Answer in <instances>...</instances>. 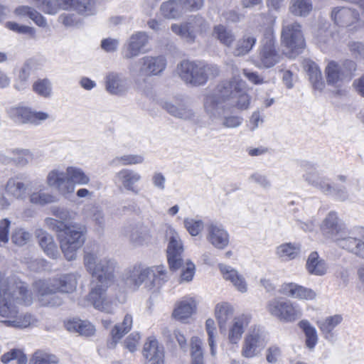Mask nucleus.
Here are the masks:
<instances>
[{"instance_id":"1a4fd4ad","label":"nucleus","mask_w":364,"mask_h":364,"mask_svg":"<svg viewBox=\"0 0 364 364\" xmlns=\"http://www.w3.org/2000/svg\"><path fill=\"white\" fill-rule=\"evenodd\" d=\"M164 237L168 241L166 255L169 267L172 271L178 270L184 264L183 242L178 232L171 225L166 226Z\"/></svg>"},{"instance_id":"dca6fc26","label":"nucleus","mask_w":364,"mask_h":364,"mask_svg":"<svg viewBox=\"0 0 364 364\" xmlns=\"http://www.w3.org/2000/svg\"><path fill=\"white\" fill-rule=\"evenodd\" d=\"M9 116L16 122L39 125L50 118V114L45 112H38L28 107H12L8 110Z\"/></svg>"},{"instance_id":"cd10ccee","label":"nucleus","mask_w":364,"mask_h":364,"mask_svg":"<svg viewBox=\"0 0 364 364\" xmlns=\"http://www.w3.org/2000/svg\"><path fill=\"white\" fill-rule=\"evenodd\" d=\"M251 317L249 315L242 314L235 317L228 331V341L232 344H237L240 341L245 328L250 323Z\"/></svg>"},{"instance_id":"412c9836","label":"nucleus","mask_w":364,"mask_h":364,"mask_svg":"<svg viewBox=\"0 0 364 364\" xmlns=\"http://www.w3.org/2000/svg\"><path fill=\"white\" fill-rule=\"evenodd\" d=\"M219 74L220 69L217 65L196 62L191 79L189 80L188 84L193 86L203 85L210 77H215Z\"/></svg>"},{"instance_id":"39448f33","label":"nucleus","mask_w":364,"mask_h":364,"mask_svg":"<svg viewBox=\"0 0 364 364\" xmlns=\"http://www.w3.org/2000/svg\"><path fill=\"white\" fill-rule=\"evenodd\" d=\"M356 70V63L353 60H346L342 62L331 60L325 68L326 82L336 87H341L349 82Z\"/></svg>"},{"instance_id":"58836bf2","label":"nucleus","mask_w":364,"mask_h":364,"mask_svg":"<svg viewBox=\"0 0 364 364\" xmlns=\"http://www.w3.org/2000/svg\"><path fill=\"white\" fill-rule=\"evenodd\" d=\"M14 14L21 18L28 17L38 26L46 27L47 26L46 18L33 7L24 5L18 6L14 9Z\"/></svg>"},{"instance_id":"9d476101","label":"nucleus","mask_w":364,"mask_h":364,"mask_svg":"<svg viewBox=\"0 0 364 364\" xmlns=\"http://www.w3.org/2000/svg\"><path fill=\"white\" fill-rule=\"evenodd\" d=\"M266 310L272 316L286 323L293 322L301 316L300 311L291 301L281 297L269 300Z\"/></svg>"},{"instance_id":"473e14b6","label":"nucleus","mask_w":364,"mask_h":364,"mask_svg":"<svg viewBox=\"0 0 364 364\" xmlns=\"http://www.w3.org/2000/svg\"><path fill=\"white\" fill-rule=\"evenodd\" d=\"M343 321V316L340 314L328 316L324 320L318 322V326L323 338L330 342L335 341L333 329Z\"/></svg>"},{"instance_id":"423d86ee","label":"nucleus","mask_w":364,"mask_h":364,"mask_svg":"<svg viewBox=\"0 0 364 364\" xmlns=\"http://www.w3.org/2000/svg\"><path fill=\"white\" fill-rule=\"evenodd\" d=\"M246 83L239 76L220 84L223 96H227L228 105L236 106L240 109H246L250 105V97L245 92Z\"/></svg>"},{"instance_id":"6ab92c4d","label":"nucleus","mask_w":364,"mask_h":364,"mask_svg":"<svg viewBox=\"0 0 364 364\" xmlns=\"http://www.w3.org/2000/svg\"><path fill=\"white\" fill-rule=\"evenodd\" d=\"M149 42V37L146 32L137 31L132 34L124 45V58L132 59L140 53H146Z\"/></svg>"},{"instance_id":"a878e982","label":"nucleus","mask_w":364,"mask_h":364,"mask_svg":"<svg viewBox=\"0 0 364 364\" xmlns=\"http://www.w3.org/2000/svg\"><path fill=\"white\" fill-rule=\"evenodd\" d=\"M335 242L339 247L364 259V242L347 232L336 238Z\"/></svg>"},{"instance_id":"c85d7f7f","label":"nucleus","mask_w":364,"mask_h":364,"mask_svg":"<svg viewBox=\"0 0 364 364\" xmlns=\"http://www.w3.org/2000/svg\"><path fill=\"white\" fill-rule=\"evenodd\" d=\"M281 292L288 296L299 299L311 300L316 297V293L312 289L293 282L284 284Z\"/></svg>"},{"instance_id":"7ed1b4c3","label":"nucleus","mask_w":364,"mask_h":364,"mask_svg":"<svg viewBox=\"0 0 364 364\" xmlns=\"http://www.w3.org/2000/svg\"><path fill=\"white\" fill-rule=\"evenodd\" d=\"M159 274V267H145L141 264H134L127 268L122 274L124 284L129 289L136 291L144 284L145 287L151 290L156 285Z\"/></svg>"},{"instance_id":"f3484780","label":"nucleus","mask_w":364,"mask_h":364,"mask_svg":"<svg viewBox=\"0 0 364 364\" xmlns=\"http://www.w3.org/2000/svg\"><path fill=\"white\" fill-rule=\"evenodd\" d=\"M331 18L338 26L348 28L350 31H356L363 24L358 11L348 7L333 8Z\"/></svg>"},{"instance_id":"2eb2a0df","label":"nucleus","mask_w":364,"mask_h":364,"mask_svg":"<svg viewBox=\"0 0 364 364\" xmlns=\"http://www.w3.org/2000/svg\"><path fill=\"white\" fill-rule=\"evenodd\" d=\"M275 37L271 29L266 30L262 41L259 61L264 68H272L280 60V55L275 46Z\"/></svg>"},{"instance_id":"aec40b11","label":"nucleus","mask_w":364,"mask_h":364,"mask_svg":"<svg viewBox=\"0 0 364 364\" xmlns=\"http://www.w3.org/2000/svg\"><path fill=\"white\" fill-rule=\"evenodd\" d=\"M46 182L48 186L55 188L65 196L75 191V186L69 181L67 170L63 171L59 168L53 169L48 173Z\"/></svg>"},{"instance_id":"0e129e2a","label":"nucleus","mask_w":364,"mask_h":364,"mask_svg":"<svg viewBox=\"0 0 364 364\" xmlns=\"http://www.w3.org/2000/svg\"><path fill=\"white\" fill-rule=\"evenodd\" d=\"M31 234L22 228L16 229L12 235V242L18 246H23L26 245L31 239Z\"/></svg>"},{"instance_id":"ddd939ff","label":"nucleus","mask_w":364,"mask_h":364,"mask_svg":"<svg viewBox=\"0 0 364 364\" xmlns=\"http://www.w3.org/2000/svg\"><path fill=\"white\" fill-rule=\"evenodd\" d=\"M204 5V0H169L161 6V14L167 18H178L183 12L197 11Z\"/></svg>"},{"instance_id":"e433bc0d","label":"nucleus","mask_w":364,"mask_h":364,"mask_svg":"<svg viewBox=\"0 0 364 364\" xmlns=\"http://www.w3.org/2000/svg\"><path fill=\"white\" fill-rule=\"evenodd\" d=\"M159 346L158 340L154 336H150L144 344L142 355L150 364H159Z\"/></svg>"},{"instance_id":"864d4df0","label":"nucleus","mask_w":364,"mask_h":364,"mask_svg":"<svg viewBox=\"0 0 364 364\" xmlns=\"http://www.w3.org/2000/svg\"><path fill=\"white\" fill-rule=\"evenodd\" d=\"M69 181L72 185L75 183L79 185H86L90 181V178L80 168L70 166L67 168Z\"/></svg>"},{"instance_id":"7c9ffc66","label":"nucleus","mask_w":364,"mask_h":364,"mask_svg":"<svg viewBox=\"0 0 364 364\" xmlns=\"http://www.w3.org/2000/svg\"><path fill=\"white\" fill-rule=\"evenodd\" d=\"M218 267L223 278L225 280L231 282L239 291L242 293L247 291V283L244 277L239 274L236 269L224 264H220Z\"/></svg>"},{"instance_id":"bf43d9fd","label":"nucleus","mask_w":364,"mask_h":364,"mask_svg":"<svg viewBox=\"0 0 364 364\" xmlns=\"http://www.w3.org/2000/svg\"><path fill=\"white\" fill-rule=\"evenodd\" d=\"M58 362V360L55 355L38 350L33 355L29 364H57Z\"/></svg>"},{"instance_id":"f8f14e48","label":"nucleus","mask_w":364,"mask_h":364,"mask_svg":"<svg viewBox=\"0 0 364 364\" xmlns=\"http://www.w3.org/2000/svg\"><path fill=\"white\" fill-rule=\"evenodd\" d=\"M281 38L291 57L301 53L306 46L301 26L297 22L283 26Z\"/></svg>"},{"instance_id":"f03ea898","label":"nucleus","mask_w":364,"mask_h":364,"mask_svg":"<svg viewBox=\"0 0 364 364\" xmlns=\"http://www.w3.org/2000/svg\"><path fill=\"white\" fill-rule=\"evenodd\" d=\"M31 302L28 291L24 287L9 285L6 279L0 278V316L1 323L7 327L25 328L35 325L37 320L30 314H19L16 303L26 305Z\"/></svg>"},{"instance_id":"3c124183","label":"nucleus","mask_w":364,"mask_h":364,"mask_svg":"<svg viewBox=\"0 0 364 364\" xmlns=\"http://www.w3.org/2000/svg\"><path fill=\"white\" fill-rule=\"evenodd\" d=\"M13 156L8 159L15 166L23 168L33 159V155L28 149H15L12 151Z\"/></svg>"},{"instance_id":"13d9d810","label":"nucleus","mask_w":364,"mask_h":364,"mask_svg":"<svg viewBox=\"0 0 364 364\" xmlns=\"http://www.w3.org/2000/svg\"><path fill=\"white\" fill-rule=\"evenodd\" d=\"M196 61L183 60L177 67L178 73L183 81L188 84L194 69Z\"/></svg>"},{"instance_id":"4468645a","label":"nucleus","mask_w":364,"mask_h":364,"mask_svg":"<svg viewBox=\"0 0 364 364\" xmlns=\"http://www.w3.org/2000/svg\"><path fill=\"white\" fill-rule=\"evenodd\" d=\"M300 166L304 171L302 178L308 185L319 190L323 193L332 191L330 180L318 173L316 164L304 161L301 162Z\"/></svg>"},{"instance_id":"680f3d73","label":"nucleus","mask_w":364,"mask_h":364,"mask_svg":"<svg viewBox=\"0 0 364 364\" xmlns=\"http://www.w3.org/2000/svg\"><path fill=\"white\" fill-rule=\"evenodd\" d=\"M52 214L60 220V222L65 223L68 221L75 219L76 213L66 208L54 206L51 208Z\"/></svg>"},{"instance_id":"603ef678","label":"nucleus","mask_w":364,"mask_h":364,"mask_svg":"<svg viewBox=\"0 0 364 364\" xmlns=\"http://www.w3.org/2000/svg\"><path fill=\"white\" fill-rule=\"evenodd\" d=\"M309 80L316 89L321 90L323 83L321 80V72L318 66L313 61H309L306 64Z\"/></svg>"},{"instance_id":"6e6d98bb","label":"nucleus","mask_w":364,"mask_h":364,"mask_svg":"<svg viewBox=\"0 0 364 364\" xmlns=\"http://www.w3.org/2000/svg\"><path fill=\"white\" fill-rule=\"evenodd\" d=\"M191 364H204L202 341L198 337H193L191 340Z\"/></svg>"},{"instance_id":"c9c22d12","label":"nucleus","mask_w":364,"mask_h":364,"mask_svg":"<svg viewBox=\"0 0 364 364\" xmlns=\"http://www.w3.org/2000/svg\"><path fill=\"white\" fill-rule=\"evenodd\" d=\"M65 328L70 332L77 333L84 336H92L95 331L94 326L90 322L75 318L68 321L65 323Z\"/></svg>"},{"instance_id":"49530a36","label":"nucleus","mask_w":364,"mask_h":364,"mask_svg":"<svg viewBox=\"0 0 364 364\" xmlns=\"http://www.w3.org/2000/svg\"><path fill=\"white\" fill-rule=\"evenodd\" d=\"M313 9L311 0H291L289 11L296 16L306 17Z\"/></svg>"},{"instance_id":"c03bdc74","label":"nucleus","mask_w":364,"mask_h":364,"mask_svg":"<svg viewBox=\"0 0 364 364\" xmlns=\"http://www.w3.org/2000/svg\"><path fill=\"white\" fill-rule=\"evenodd\" d=\"M305 335V344L309 350H313L318 343V334L316 328L308 321L301 320L298 323Z\"/></svg>"},{"instance_id":"20e7f679","label":"nucleus","mask_w":364,"mask_h":364,"mask_svg":"<svg viewBox=\"0 0 364 364\" xmlns=\"http://www.w3.org/2000/svg\"><path fill=\"white\" fill-rule=\"evenodd\" d=\"M87 228L78 223H71L61 234H58L60 247L65 259L68 261L76 258L77 251L85 241Z\"/></svg>"},{"instance_id":"0eeeda50","label":"nucleus","mask_w":364,"mask_h":364,"mask_svg":"<svg viewBox=\"0 0 364 364\" xmlns=\"http://www.w3.org/2000/svg\"><path fill=\"white\" fill-rule=\"evenodd\" d=\"M210 28L208 22L200 15H191L180 24L173 23L171 29L185 41L192 43L198 35L206 33Z\"/></svg>"},{"instance_id":"338daca9","label":"nucleus","mask_w":364,"mask_h":364,"mask_svg":"<svg viewBox=\"0 0 364 364\" xmlns=\"http://www.w3.org/2000/svg\"><path fill=\"white\" fill-rule=\"evenodd\" d=\"M250 182H253L259 185L263 188L268 189L271 187V181L268 177L259 172H255L251 174L249 177Z\"/></svg>"},{"instance_id":"bb28decb","label":"nucleus","mask_w":364,"mask_h":364,"mask_svg":"<svg viewBox=\"0 0 364 364\" xmlns=\"http://www.w3.org/2000/svg\"><path fill=\"white\" fill-rule=\"evenodd\" d=\"M105 86L111 95L122 96L128 92L129 81L122 74L110 73L106 77Z\"/></svg>"},{"instance_id":"37998d69","label":"nucleus","mask_w":364,"mask_h":364,"mask_svg":"<svg viewBox=\"0 0 364 364\" xmlns=\"http://www.w3.org/2000/svg\"><path fill=\"white\" fill-rule=\"evenodd\" d=\"M300 252V245L296 243L286 242L276 248V255L282 261H289L295 259Z\"/></svg>"},{"instance_id":"09e8293b","label":"nucleus","mask_w":364,"mask_h":364,"mask_svg":"<svg viewBox=\"0 0 364 364\" xmlns=\"http://www.w3.org/2000/svg\"><path fill=\"white\" fill-rule=\"evenodd\" d=\"M85 213L90 218L97 230L105 227V216L103 210L98 206L90 205L85 208Z\"/></svg>"},{"instance_id":"4c0bfd02","label":"nucleus","mask_w":364,"mask_h":364,"mask_svg":"<svg viewBox=\"0 0 364 364\" xmlns=\"http://www.w3.org/2000/svg\"><path fill=\"white\" fill-rule=\"evenodd\" d=\"M28 199L31 203L39 206H45L56 201V197L46 191V187L43 185H41L30 193Z\"/></svg>"},{"instance_id":"a211bd4d","label":"nucleus","mask_w":364,"mask_h":364,"mask_svg":"<svg viewBox=\"0 0 364 364\" xmlns=\"http://www.w3.org/2000/svg\"><path fill=\"white\" fill-rule=\"evenodd\" d=\"M38 302L41 306L55 307L63 304V299L50 282L38 281L36 283Z\"/></svg>"},{"instance_id":"b1692460","label":"nucleus","mask_w":364,"mask_h":364,"mask_svg":"<svg viewBox=\"0 0 364 364\" xmlns=\"http://www.w3.org/2000/svg\"><path fill=\"white\" fill-rule=\"evenodd\" d=\"M206 240L214 247L223 250L229 244V234L223 225L211 222L206 226Z\"/></svg>"},{"instance_id":"2f4dec72","label":"nucleus","mask_w":364,"mask_h":364,"mask_svg":"<svg viewBox=\"0 0 364 364\" xmlns=\"http://www.w3.org/2000/svg\"><path fill=\"white\" fill-rule=\"evenodd\" d=\"M29 184L23 182L18 176L10 178L5 186L8 195L18 200H25L27 198V190Z\"/></svg>"},{"instance_id":"a19ab883","label":"nucleus","mask_w":364,"mask_h":364,"mask_svg":"<svg viewBox=\"0 0 364 364\" xmlns=\"http://www.w3.org/2000/svg\"><path fill=\"white\" fill-rule=\"evenodd\" d=\"M306 267L309 273L316 276L324 275L328 268L326 262L319 258L316 252H313L309 255Z\"/></svg>"},{"instance_id":"4d7b16f0","label":"nucleus","mask_w":364,"mask_h":364,"mask_svg":"<svg viewBox=\"0 0 364 364\" xmlns=\"http://www.w3.org/2000/svg\"><path fill=\"white\" fill-rule=\"evenodd\" d=\"M73 10L84 16L92 15L95 11L94 0H74Z\"/></svg>"},{"instance_id":"5fc2aeb1","label":"nucleus","mask_w":364,"mask_h":364,"mask_svg":"<svg viewBox=\"0 0 364 364\" xmlns=\"http://www.w3.org/2000/svg\"><path fill=\"white\" fill-rule=\"evenodd\" d=\"M144 156L139 154H127L114 158L110 162L111 166H129L143 163Z\"/></svg>"},{"instance_id":"a18cd8bd","label":"nucleus","mask_w":364,"mask_h":364,"mask_svg":"<svg viewBox=\"0 0 364 364\" xmlns=\"http://www.w3.org/2000/svg\"><path fill=\"white\" fill-rule=\"evenodd\" d=\"M257 38L254 35L246 33L235 44L232 53L235 56H242L247 54L255 46Z\"/></svg>"},{"instance_id":"72a5a7b5","label":"nucleus","mask_w":364,"mask_h":364,"mask_svg":"<svg viewBox=\"0 0 364 364\" xmlns=\"http://www.w3.org/2000/svg\"><path fill=\"white\" fill-rule=\"evenodd\" d=\"M50 282L59 292L65 294L74 291L77 285V278L75 274H63Z\"/></svg>"},{"instance_id":"e2e57ef3","label":"nucleus","mask_w":364,"mask_h":364,"mask_svg":"<svg viewBox=\"0 0 364 364\" xmlns=\"http://www.w3.org/2000/svg\"><path fill=\"white\" fill-rule=\"evenodd\" d=\"M222 120V125L225 128L234 129L240 127L242 122V117L234 114H225V112L220 117Z\"/></svg>"},{"instance_id":"f704fd0d","label":"nucleus","mask_w":364,"mask_h":364,"mask_svg":"<svg viewBox=\"0 0 364 364\" xmlns=\"http://www.w3.org/2000/svg\"><path fill=\"white\" fill-rule=\"evenodd\" d=\"M141 179V176L137 172L124 168L115 175L116 183H119L125 189L131 191H135L134 184L139 182Z\"/></svg>"},{"instance_id":"ea45409f","label":"nucleus","mask_w":364,"mask_h":364,"mask_svg":"<svg viewBox=\"0 0 364 364\" xmlns=\"http://www.w3.org/2000/svg\"><path fill=\"white\" fill-rule=\"evenodd\" d=\"M196 309V304L192 298L181 301L176 306L172 316L174 318L183 321L189 318Z\"/></svg>"},{"instance_id":"69168bd1","label":"nucleus","mask_w":364,"mask_h":364,"mask_svg":"<svg viewBox=\"0 0 364 364\" xmlns=\"http://www.w3.org/2000/svg\"><path fill=\"white\" fill-rule=\"evenodd\" d=\"M127 333L121 326L120 323L116 324L112 328L111 334V340L107 342V347L109 348H114L117 342Z\"/></svg>"},{"instance_id":"8fccbe9b","label":"nucleus","mask_w":364,"mask_h":364,"mask_svg":"<svg viewBox=\"0 0 364 364\" xmlns=\"http://www.w3.org/2000/svg\"><path fill=\"white\" fill-rule=\"evenodd\" d=\"M213 36L220 43L227 47H230L235 39L233 32L220 24L214 27Z\"/></svg>"},{"instance_id":"5701e85b","label":"nucleus","mask_w":364,"mask_h":364,"mask_svg":"<svg viewBox=\"0 0 364 364\" xmlns=\"http://www.w3.org/2000/svg\"><path fill=\"white\" fill-rule=\"evenodd\" d=\"M321 230L324 235L335 240L340 235L346 232V226L336 212L331 211L323 220Z\"/></svg>"},{"instance_id":"052dcab7","label":"nucleus","mask_w":364,"mask_h":364,"mask_svg":"<svg viewBox=\"0 0 364 364\" xmlns=\"http://www.w3.org/2000/svg\"><path fill=\"white\" fill-rule=\"evenodd\" d=\"M184 227L191 236L198 235L204 228V223L202 220L187 218L183 220Z\"/></svg>"},{"instance_id":"393cba45","label":"nucleus","mask_w":364,"mask_h":364,"mask_svg":"<svg viewBox=\"0 0 364 364\" xmlns=\"http://www.w3.org/2000/svg\"><path fill=\"white\" fill-rule=\"evenodd\" d=\"M129 70L141 75H156L159 73V57L146 55L132 64Z\"/></svg>"},{"instance_id":"6e6552de","label":"nucleus","mask_w":364,"mask_h":364,"mask_svg":"<svg viewBox=\"0 0 364 364\" xmlns=\"http://www.w3.org/2000/svg\"><path fill=\"white\" fill-rule=\"evenodd\" d=\"M119 235L134 247L149 245L156 239L151 229L140 223L124 224L120 228Z\"/></svg>"},{"instance_id":"de8ad7c7","label":"nucleus","mask_w":364,"mask_h":364,"mask_svg":"<svg viewBox=\"0 0 364 364\" xmlns=\"http://www.w3.org/2000/svg\"><path fill=\"white\" fill-rule=\"evenodd\" d=\"M215 317L220 329L225 327L226 322L232 316L233 309L226 302L218 304L215 309Z\"/></svg>"},{"instance_id":"4be33fe9","label":"nucleus","mask_w":364,"mask_h":364,"mask_svg":"<svg viewBox=\"0 0 364 364\" xmlns=\"http://www.w3.org/2000/svg\"><path fill=\"white\" fill-rule=\"evenodd\" d=\"M226 102H228V97L222 95L219 84L213 93L209 94L205 97L204 108L205 112L210 118L220 117L225 111L223 104Z\"/></svg>"},{"instance_id":"774afa93","label":"nucleus","mask_w":364,"mask_h":364,"mask_svg":"<svg viewBox=\"0 0 364 364\" xmlns=\"http://www.w3.org/2000/svg\"><path fill=\"white\" fill-rule=\"evenodd\" d=\"M31 67L25 64L21 69L18 75V82L16 85V88L18 90H23L26 88V82L30 76Z\"/></svg>"},{"instance_id":"f257e3e1","label":"nucleus","mask_w":364,"mask_h":364,"mask_svg":"<svg viewBox=\"0 0 364 364\" xmlns=\"http://www.w3.org/2000/svg\"><path fill=\"white\" fill-rule=\"evenodd\" d=\"M83 264L92 278L87 295L89 302L100 311L113 314L116 305L106 292L114 282L116 262L108 257L99 258L93 252H85Z\"/></svg>"},{"instance_id":"79ce46f5","label":"nucleus","mask_w":364,"mask_h":364,"mask_svg":"<svg viewBox=\"0 0 364 364\" xmlns=\"http://www.w3.org/2000/svg\"><path fill=\"white\" fill-rule=\"evenodd\" d=\"M163 107L172 116L184 120H192L195 117L194 112L185 104L175 105L166 102Z\"/></svg>"},{"instance_id":"c756f323","label":"nucleus","mask_w":364,"mask_h":364,"mask_svg":"<svg viewBox=\"0 0 364 364\" xmlns=\"http://www.w3.org/2000/svg\"><path fill=\"white\" fill-rule=\"evenodd\" d=\"M35 234L43 252L50 258L56 259L59 252L53 236L42 229L36 230Z\"/></svg>"},{"instance_id":"9b49d317","label":"nucleus","mask_w":364,"mask_h":364,"mask_svg":"<svg viewBox=\"0 0 364 364\" xmlns=\"http://www.w3.org/2000/svg\"><path fill=\"white\" fill-rule=\"evenodd\" d=\"M267 341V333L264 328L255 326L249 330L245 337L242 355L247 358L257 356L264 348Z\"/></svg>"}]
</instances>
